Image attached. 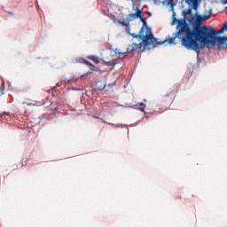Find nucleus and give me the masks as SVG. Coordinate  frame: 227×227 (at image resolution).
I'll use <instances>...</instances> for the list:
<instances>
[{
    "label": "nucleus",
    "mask_w": 227,
    "mask_h": 227,
    "mask_svg": "<svg viewBox=\"0 0 227 227\" xmlns=\"http://www.w3.org/2000/svg\"><path fill=\"white\" fill-rule=\"evenodd\" d=\"M183 27L182 31L187 33L184 39V43L186 49L200 52V49H212V47H227V23H225L220 30H215L212 27L200 26V24L193 25L192 29L181 21Z\"/></svg>",
    "instance_id": "obj_1"
},
{
    "label": "nucleus",
    "mask_w": 227,
    "mask_h": 227,
    "mask_svg": "<svg viewBox=\"0 0 227 227\" xmlns=\"http://www.w3.org/2000/svg\"><path fill=\"white\" fill-rule=\"evenodd\" d=\"M135 13L129 14V19L130 20H136V19H141L143 22V26L138 34H130L133 38H139V40H143L144 47H148L149 45H153L156 47L155 43L157 39L153 37V34L152 33V28L146 26V19H145V14L143 11L139 10V7L135 9Z\"/></svg>",
    "instance_id": "obj_2"
},
{
    "label": "nucleus",
    "mask_w": 227,
    "mask_h": 227,
    "mask_svg": "<svg viewBox=\"0 0 227 227\" xmlns=\"http://www.w3.org/2000/svg\"><path fill=\"white\" fill-rule=\"evenodd\" d=\"M182 22H184V24L186 26H189L187 23H185V20H179L178 25L176 27L177 32L175 34V36L166 39L165 41H162V42H157V45H164V43H166V42H168V43H169V44L175 43V40L176 38H179L181 40V43H182L183 47H185V49H187V46H185L184 43V39L187 38V32L182 30L183 29Z\"/></svg>",
    "instance_id": "obj_3"
},
{
    "label": "nucleus",
    "mask_w": 227,
    "mask_h": 227,
    "mask_svg": "<svg viewBox=\"0 0 227 227\" xmlns=\"http://www.w3.org/2000/svg\"><path fill=\"white\" fill-rule=\"evenodd\" d=\"M183 15L184 19L179 20H184L185 24H187V22H190V24H195V22H201L202 20L201 15L198 14V12L192 14V7H189L183 11Z\"/></svg>",
    "instance_id": "obj_4"
},
{
    "label": "nucleus",
    "mask_w": 227,
    "mask_h": 227,
    "mask_svg": "<svg viewBox=\"0 0 227 227\" xmlns=\"http://www.w3.org/2000/svg\"><path fill=\"white\" fill-rule=\"evenodd\" d=\"M133 109H137L138 111H141V113H145V109H146V105L144 103H137L134 106Z\"/></svg>",
    "instance_id": "obj_5"
},
{
    "label": "nucleus",
    "mask_w": 227,
    "mask_h": 227,
    "mask_svg": "<svg viewBox=\"0 0 227 227\" xmlns=\"http://www.w3.org/2000/svg\"><path fill=\"white\" fill-rule=\"evenodd\" d=\"M173 97H175V92L172 90L168 94L163 96V100H165V102H171V100H173Z\"/></svg>",
    "instance_id": "obj_6"
},
{
    "label": "nucleus",
    "mask_w": 227,
    "mask_h": 227,
    "mask_svg": "<svg viewBox=\"0 0 227 227\" xmlns=\"http://www.w3.org/2000/svg\"><path fill=\"white\" fill-rule=\"evenodd\" d=\"M143 46H145V43H143V40L139 43H133L131 44V51H137V49H142Z\"/></svg>",
    "instance_id": "obj_7"
},
{
    "label": "nucleus",
    "mask_w": 227,
    "mask_h": 227,
    "mask_svg": "<svg viewBox=\"0 0 227 227\" xmlns=\"http://www.w3.org/2000/svg\"><path fill=\"white\" fill-rule=\"evenodd\" d=\"M186 4H189V6H191V4H192V8H194V10L198 9V0H184Z\"/></svg>",
    "instance_id": "obj_8"
},
{
    "label": "nucleus",
    "mask_w": 227,
    "mask_h": 227,
    "mask_svg": "<svg viewBox=\"0 0 227 227\" xmlns=\"http://www.w3.org/2000/svg\"><path fill=\"white\" fill-rule=\"evenodd\" d=\"M104 65H106V67H114L116 65V60H110V61H106L103 60Z\"/></svg>",
    "instance_id": "obj_9"
},
{
    "label": "nucleus",
    "mask_w": 227,
    "mask_h": 227,
    "mask_svg": "<svg viewBox=\"0 0 227 227\" xmlns=\"http://www.w3.org/2000/svg\"><path fill=\"white\" fill-rule=\"evenodd\" d=\"M90 59L93 61V63H96V65H98V63H100V59L97 56H90Z\"/></svg>",
    "instance_id": "obj_10"
},
{
    "label": "nucleus",
    "mask_w": 227,
    "mask_h": 227,
    "mask_svg": "<svg viewBox=\"0 0 227 227\" xmlns=\"http://www.w3.org/2000/svg\"><path fill=\"white\" fill-rule=\"evenodd\" d=\"M117 56H118V58H120L121 59H123L127 58V51L119 52V54H118Z\"/></svg>",
    "instance_id": "obj_11"
},
{
    "label": "nucleus",
    "mask_w": 227,
    "mask_h": 227,
    "mask_svg": "<svg viewBox=\"0 0 227 227\" xmlns=\"http://www.w3.org/2000/svg\"><path fill=\"white\" fill-rule=\"evenodd\" d=\"M71 80H64L58 83V86H61V84H68Z\"/></svg>",
    "instance_id": "obj_12"
},
{
    "label": "nucleus",
    "mask_w": 227,
    "mask_h": 227,
    "mask_svg": "<svg viewBox=\"0 0 227 227\" xmlns=\"http://www.w3.org/2000/svg\"><path fill=\"white\" fill-rule=\"evenodd\" d=\"M85 65H88L89 67H92L91 70H95V66L91 64V62L85 60Z\"/></svg>",
    "instance_id": "obj_13"
},
{
    "label": "nucleus",
    "mask_w": 227,
    "mask_h": 227,
    "mask_svg": "<svg viewBox=\"0 0 227 227\" xmlns=\"http://www.w3.org/2000/svg\"><path fill=\"white\" fill-rule=\"evenodd\" d=\"M114 54H115L116 56H118V55L120 54V52H121V51H120L119 49H114Z\"/></svg>",
    "instance_id": "obj_14"
},
{
    "label": "nucleus",
    "mask_w": 227,
    "mask_h": 227,
    "mask_svg": "<svg viewBox=\"0 0 227 227\" xmlns=\"http://www.w3.org/2000/svg\"><path fill=\"white\" fill-rule=\"evenodd\" d=\"M178 20H177L176 18H174L173 20H172V24H175L176 22H177V26H178Z\"/></svg>",
    "instance_id": "obj_15"
},
{
    "label": "nucleus",
    "mask_w": 227,
    "mask_h": 227,
    "mask_svg": "<svg viewBox=\"0 0 227 227\" xmlns=\"http://www.w3.org/2000/svg\"><path fill=\"white\" fill-rule=\"evenodd\" d=\"M6 115V116H10V113H6V112H4L3 114H0V116H3V115Z\"/></svg>",
    "instance_id": "obj_16"
},
{
    "label": "nucleus",
    "mask_w": 227,
    "mask_h": 227,
    "mask_svg": "<svg viewBox=\"0 0 227 227\" xmlns=\"http://www.w3.org/2000/svg\"><path fill=\"white\" fill-rule=\"evenodd\" d=\"M222 3H223V4H227V0H223ZM225 10H226V14H227V7L225 8Z\"/></svg>",
    "instance_id": "obj_17"
},
{
    "label": "nucleus",
    "mask_w": 227,
    "mask_h": 227,
    "mask_svg": "<svg viewBox=\"0 0 227 227\" xmlns=\"http://www.w3.org/2000/svg\"><path fill=\"white\" fill-rule=\"evenodd\" d=\"M51 101H49V106H51Z\"/></svg>",
    "instance_id": "obj_18"
},
{
    "label": "nucleus",
    "mask_w": 227,
    "mask_h": 227,
    "mask_svg": "<svg viewBox=\"0 0 227 227\" xmlns=\"http://www.w3.org/2000/svg\"><path fill=\"white\" fill-rule=\"evenodd\" d=\"M145 48H143V49H142V51H145Z\"/></svg>",
    "instance_id": "obj_19"
},
{
    "label": "nucleus",
    "mask_w": 227,
    "mask_h": 227,
    "mask_svg": "<svg viewBox=\"0 0 227 227\" xmlns=\"http://www.w3.org/2000/svg\"><path fill=\"white\" fill-rule=\"evenodd\" d=\"M90 70H91V68H93V67H90Z\"/></svg>",
    "instance_id": "obj_20"
}]
</instances>
